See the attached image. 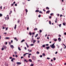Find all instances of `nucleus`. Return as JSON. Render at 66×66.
I'll return each instance as SVG.
<instances>
[{"mask_svg": "<svg viewBox=\"0 0 66 66\" xmlns=\"http://www.w3.org/2000/svg\"><path fill=\"white\" fill-rule=\"evenodd\" d=\"M3 15L2 14L0 13V17H2V16Z\"/></svg>", "mask_w": 66, "mask_h": 66, "instance_id": "obj_30", "label": "nucleus"}, {"mask_svg": "<svg viewBox=\"0 0 66 66\" xmlns=\"http://www.w3.org/2000/svg\"><path fill=\"white\" fill-rule=\"evenodd\" d=\"M50 13V11H49V10L48 11L46 12V13L47 14H49Z\"/></svg>", "mask_w": 66, "mask_h": 66, "instance_id": "obj_6", "label": "nucleus"}, {"mask_svg": "<svg viewBox=\"0 0 66 66\" xmlns=\"http://www.w3.org/2000/svg\"><path fill=\"white\" fill-rule=\"evenodd\" d=\"M37 54H39V52H38V51H37Z\"/></svg>", "mask_w": 66, "mask_h": 66, "instance_id": "obj_45", "label": "nucleus"}, {"mask_svg": "<svg viewBox=\"0 0 66 66\" xmlns=\"http://www.w3.org/2000/svg\"><path fill=\"white\" fill-rule=\"evenodd\" d=\"M6 28V30H7V29H8V27L7 28Z\"/></svg>", "mask_w": 66, "mask_h": 66, "instance_id": "obj_37", "label": "nucleus"}, {"mask_svg": "<svg viewBox=\"0 0 66 66\" xmlns=\"http://www.w3.org/2000/svg\"><path fill=\"white\" fill-rule=\"evenodd\" d=\"M6 34H7L6 32H5V33H4V34L6 35Z\"/></svg>", "mask_w": 66, "mask_h": 66, "instance_id": "obj_62", "label": "nucleus"}, {"mask_svg": "<svg viewBox=\"0 0 66 66\" xmlns=\"http://www.w3.org/2000/svg\"><path fill=\"white\" fill-rule=\"evenodd\" d=\"M27 48H29V46L28 45H27Z\"/></svg>", "mask_w": 66, "mask_h": 66, "instance_id": "obj_49", "label": "nucleus"}, {"mask_svg": "<svg viewBox=\"0 0 66 66\" xmlns=\"http://www.w3.org/2000/svg\"><path fill=\"white\" fill-rule=\"evenodd\" d=\"M29 62H32V61L31 60V59H29Z\"/></svg>", "mask_w": 66, "mask_h": 66, "instance_id": "obj_14", "label": "nucleus"}, {"mask_svg": "<svg viewBox=\"0 0 66 66\" xmlns=\"http://www.w3.org/2000/svg\"><path fill=\"white\" fill-rule=\"evenodd\" d=\"M59 37H61V35H59Z\"/></svg>", "mask_w": 66, "mask_h": 66, "instance_id": "obj_47", "label": "nucleus"}, {"mask_svg": "<svg viewBox=\"0 0 66 66\" xmlns=\"http://www.w3.org/2000/svg\"><path fill=\"white\" fill-rule=\"evenodd\" d=\"M56 46H57L58 48H59L60 47V46L58 45H57Z\"/></svg>", "mask_w": 66, "mask_h": 66, "instance_id": "obj_25", "label": "nucleus"}, {"mask_svg": "<svg viewBox=\"0 0 66 66\" xmlns=\"http://www.w3.org/2000/svg\"><path fill=\"white\" fill-rule=\"evenodd\" d=\"M40 57H43V55H40Z\"/></svg>", "mask_w": 66, "mask_h": 66, "instance_id": "obj_48", "label": "nucleus"}, {"mask_svg": "<svg viewBox=\"0 0 66 66\" xmlns=\"http://www.w3.org/2000/svg\"><path fill=\"white\" fill-rule=\"evenodd\" d=\"M24 62H27L26 60L25 59L24 60Z\"/></svg>", "mask_w": 66, "mask_h": 66, "instance_id": "obj_46", "label": "nucleus"}, {"mask_svg": "<svg viewBox=\"0 0 66 66\" xmlns=\"http://www.w3.org/2000/svg\"><path fill=\"white\" fill-rule=\"evenodd\" d=\"M10 47L12 49H13V48H14V46L12 45H10Z\"/></svg>", "mask_w": 66, "mask_h": 66, "instance_id": "obj_3", "label": "nucleus"}, {"mask_svg": "<svg viewBox=\"0 0 66 66\" xmlns=\"http://www.w3.org/2000/svg\"><path fill=\"white\" fill-rule=\"evenodd\" d=\"M25 11H26V14H27V12H28V10H27V9H26Z\"/></svg>", "mask_w": 66, "mask_h": 66, "instance_id": "obj_10", "label": "nucleus"}, {"mask_svg": "<svg viewBox=\"0 0 66 66\" xmlns=\"http://www.w3.org/2000/svg\"><path fill=\"white\" fill-rule=\"evenodd\" d=\"M37 43H39V41L38 40L37 42Z\"/></svg>", "mask_w": 66, "mask_h": 66, "instance_id": "obj_61", "label": "nucleus"}, {"mask_svg": "<svg viewBox=\"0 0 66 66\" xmlns=\"http://www.w3.org/2000/svg\"><path fill=\"white\" fill-rule=\"evenodd\" d=\"M53 15V13H51V16H52V15Z\"/></svg>", "mask_w": 66, "mask_h": 66, "instance_id": "obj_52", "label": "nucleus"}, {"mask_svg": "<svg viewBox=\"0 0 66 66\" xmlns=\"http://www.w3.org/2000/svg\"><path fill=\"white\" fill-rule=\"evenodd\" d=\"M38 34H36V36H35V37H36L37 36H38Z\"/></svg>", "mask_w": 66, "mask_h": 66, "instance_id": "obj_21", "label": "nucleus"}, {"mask_svg": "<svg viewBox=\"0 0 66 66\" xmlns=\"http://www.w3.org/2000/svg\"><path fill=\"white\" fill-rule=\"evenodd\" d=\"M56 21H57V18H56Z\"/></svg>", "mask_w": 66, "mask_h": 66, "instance_id": "obj_50", "label": "nucleus"}, {"mask_svg": "<svg viewBox=\"0 0 66 66\" xmlns=\"http://www.w3.org/2000/svg\"><path fill=\"white\" fill-rule=\"evenodd\" d=\"M30 66H34V64L31 63L30 65Z\"/></svg>", "mask_w": 66, "mask_h": 66, "instance_id": "obj_22", "label": "nucleus"}, {"mask_svg": "<svg viewBox=\"0 0 66 66\" xmlns=\"http://www.w3.org/2000/svg\"><path fill=\"white\" fill-rule=\"evenodd\" d=\"M64 35H66V32H65L64 34Z\"/></svg>", "mask_w": 66, "mask_h": 66, "instance_id": "obj_63", "label": "nucleus"}, {"mask_svg": "<svg viewBox=\"0 0 66 66\" xmlns=\"http://www.w3.org/2000/svg\"><path fill=\"white\" fill-rule=\"evenodd\" d=\"M16 64L18 65H20L21 64V63L20 62H16Z\"/></svg>", "mask_w": 66, "mask_h": 66, "instance_id": "obj_2", "label": "nucleus"}, {"mask_svg": "<svg viewBox=\"0 0 66 66\" xmlns=\"http://www.w3.org/2000/svg\"><path fill=\"white\" fill-rule=\"evenodd\" d=\"M5 28L4 27H3V29L4 30V29H5Z\"/></svg>", "mask_w": 66, "mask_h": 66, "instance_id": "obj_44", "label": "nucleus"}, {"mask_svg": "<svg viewBox=\"0 0 66 66\" xmlns=\"http://www.w3.org/2000/svg\"><path fill=\"white\" fill-rule=\"evenodd\" d=\"M14 5V4H11V6H13Z\"/></svg>", "mask_w": 66, "mask_h": 66, "instance_id": "obj_31", "label": "nucleus"}, {"mask_svg": "<svg viewBox=\"0 0 66 66\" xmlns=\"http://www.w3.org/2000/svg\"><path fill=\"white\" fill-rule=\"evenodd\" d=\"M16 26H17V25H16V24H15L14 28V29H16Z\"/></svg>", "mask_w": 66, "mask_h": 66, "instance_id": "obj_11", "label": "nucleus"}, {"mask_svg": "<svg viewBox=\"0 0 66 66\" xmlns=\"http://www.w3.org/2000/svg\"><path fill=\"white\" fill-rule=\"evenodd\" d=\"M39 32L40 33H42V30H40Z\"/></svg>", "mask_w": 66, "mask_h": 66, "instance_id": "obj_35", "label": "nucleus"}, {"mask_svg": "<svg viewBox=\"0 0 66 66\" xmlns=\"http://www.w3.org/2000/svg\"><path fill=\"white\" fill-rule=\"evenodd\" d=\"M6 27V25L5 24H4L3 27Z\"/></svg>", "mask_w": 66, "mask_h": 66, "instance_id": "obj_29", "label": "nucleus"}, {"mask_svg": "<svg viewBox=\"0 0 66 66\" xmlns=\"http://www.w3.org/2000/svg\"><path fill=\"white\" fill-rule=\"evenodd\" d=\"M24 49H25V50H27V47H25Z\"/></svg>", "mask_w": 66, "mask_h": 66, "instance_id": "obj_54", "label": "nucleus"}, {"mask_svg": "<svg viewBox=\"0 0 66 66\" xmlns=\"http://www.w3.org/2000/svg\"><path fill=\"white\" fill-rule=\"evenodd\" d=\"M3 48L4 49H6V47L5 46H4Z\"/></svg>", "mask_w": 66, "mask_h": 66, "instance_id": "obj_23", "label": "nucleus"}, {"mask_svg": "<svg viewBox=\"0 0 66 66\" xmlns=\"http://www.w3.org/2000/svg\"><path fill=\"white\" fill-rule=\"evenodd\" d=\"M28 51H29V52H32V50H31L30 51V50H29V49H28Z\"/></svg>", "mask_w": 66, "mask_h": 66, "instance_id": "obj_20", "label": "nucleus"}, {"mask_svg": "<svg viewBox=\"0 0 66 66\" xmlns=\"http://www.w3.org/2000/svg\"><path fill=\"white\" fill-rule=\"evenodd\" d=\"M2 50H4V48H2Z\"/></svg>", "mask_w": 66, "mask_h": 66, "instance_id": "obj_57", "label": "nucleus"}, {"mask_svg": "<svg viewBox=\"0 0 66 66\" xmlns=\"http://www.w3.org/2000/svg\"><path fill=\"white\" fill-rule=\"evenodd\" d=\"M49 23L50 24H51V21H49Z\"/></svg>", "mask_w": 66, "mask_h": 66, "instance_id": "obj_32", "label": "nucleus"}, {"mask_svg": "<svg viewBox=\"0 0 66 66\" xmlns=\"http://www.w3.org/2000/svg\"><path fill=\"white\" fill-rule=\"evenodd\" d=\"M28 55H29V56H30V55H31V54H28Z\"/></svg>", "mask_w": 66, "mask_h": 66, "instance_id": "obj_64", "label": "nucleus"}, {"mask_svg": "<svg viewBox=\"0 0 66 66\" xmlns=\"http://www.w3.org/2000/svg\"><path fill=\"white\" fill-rule=\"evenodd\" d=\"M46 46H49V44H47L46 45Z\"/></svg>", "mask_w": 66, "mask_h": 66, "instance_id": "obj_56", "label": "nucleus"}, {"mask_svg": "<svg viewBox=\"0 0 66 66\" xmlns=\"http://www.w3.org/2000/svg\"><path fill=\"white\" fill-rule=\"evenodd\" d=\"M9 44L10 45H11V42H9Z\"/></svg>", "mask_w": 66, "mask_h": 66, "instance_id": "obj_41", "label": "nucleus"}, {"mask_svg": "<svg viewBox=\"0 0 66 66\" xmlns=\"http://www.w3.org/2000/svg\"><path fill=\"white\" fill-rule=\"evenodd\" d=\"M56 60V58L55 57L54 58V61H55Z\"/></svg>", "mask_w": 66, "mask_h": 66, "instance_id": "obj_43", "label": "nucleus"}, {"mask_svg": "<svg viewBox=\"0 0 66 66\" xmlns=\"http://www.w3.org/2000/svg\"><path fill=\"white\" fill-rule=\"evenodd\" d=\"M63 26H65L66 25V23H63Z\"/></svg>", "mask_w": 66, "mask_h": 66, "instance_id": "obj_26", "label": "nucleus"}, {"mask_svg": "<svg viewBox=\"0 0 66 66\" xmlns=\"http://www.w3.org/2000/svg\"><path fill=\"white\" fill-rule=\"evenodd\" d=\"M14 39L15 40H16V41H17L18 40L17 39V38L16 37H15L14 38Z\"/></svg>", "mask_w": 66, "mask_h": 66, "instance_id": "obj_8", "label": "nucleus"}, {"mask_svg": "<svg viewBox=\"0 0 66 66\" xmlns=\"http://www.w3.org/2000/svg\"><path fill=\"white\" fill-rule=\"evenodd\" d=\"M9 59H12V57H10Z\"/></svg>", "mask_w": 66, "mask_h": 66, "instance_id": "obj_58", "label": "nucleus"}, {"mask_svg": "<svg viewBox=\"0 0 66 66\" xmlns=\"http://www.w3.org/2000/svg\"><path fill=\"white\" fill-rule=\"evenodd\" d=\"M50 59V58L49 57H47V60H49V59Z\"/></svg>", "mask_w": 66, "mask_h": 66, "instance_id": "obj_60", "label": "nucleus"}, {"mask_svg": "<svg viewBox=\"0 0 66 66\" xmlns=\"http://www.w3.org/2000/svg\"><path fill=\"white\" fill-rule=\"evenodd\" d=\"M5 39H10V38H9V37H7L5 38Z\"/></svg>", "mask_w": 66, "mask_h": 66, "instance_id": "obj_24", "label": "nucleus"}, {"mask_svg": "<svg viewBox=\"0 0 66 66\" xmlns=\"http://www.w3.org/2000/svg\"><path fill=\"white\" fill-rule=\"evenodd\" d=\"M15 6H17V4H15L14 5Z\"/></svg>", "mask_w": 66, "mask_h": 66, "instance_id": "obj_51", "label": "nucleus"}, {"mask_svg": "<svg viewBox=\"0 0 66 66\" xmlns=\"http://www.w3.org/2000/svg\"><path fill=\"white\" fill-rule=\"evenodd\" d=\"M37 30V28H36L34 29V31H36V30Z\"/></svg>", "mask_w": 66, "mask_h": 66, "instance_id": "obj_27", "label": "nucleus"}, {"mask_svg": "<svg viewBox=\"0 0 66 66\" xmlns=\"http://www.w3.org/2000/svg\"><path fill=\"white\" fill-rule=\"evenodd\" d=\"M18 49L20 51H21V49H20V47H18Z\"/></svg>", "mask_w": 66, "mask_h": 66, "instance_id": "obj_19", "label": "nucleus"}, {"mask_svg": "<svg viewBox=\"0 0 66 66\" xmlns=\"http://www.w3.org/2000/svg\"><path fill=\"white\" fill-rule=\"evenodd\" d=\"M63 46H65L64 48V49H65L66 47V45H65L64 44H63Z\"/></svg>", "mask_w": 66, "mask_h": 66, "instance_id": "obj_15", "label": "nucleus"}, {"mask_svg": "<svg viewBox=\"0 0 66 66\" xmlns=\"http://www.w3.org/2000/svg\"><path fill=\"white\" fill-rule=\"evenodd\" d=\"M24 41H25V40L24 39H23L21 41V43H23V42H24Z\"/></svg>", "mask_w": 66, "mask_h": 66, "instance_id": "obj_18", "label": "nucleus"}, {"mask_svg": "<svg viewBox=\"0 0 66 66\" xmlns=\"http://www.w3.org/2000/svg\"><path fill=\"white\" fill-rule=\"evenodd\" d=\"M55 43H54L52 45H50V46L52 49H54L55 48V46L54 45Z\"/></svg>", "mask_w": 66, "mask_h": 66, "instance_id": "obj_1", "label": "nucleus"}, {"mask_svg": "<svg viewBox=\"0 0 66 66\" xmlns=\"http://www.w3.org/2000/svg\"><path fill=\"white\" fill-rule=\"evenodd\" d=\"M58 40L59 41V42H60L61 41V39L60 38H59L58 39Z\"/></svg>", "mask_w": 66, "mask_h": 66, "instance_id": "obj_4", "label": "nucleus"}, {"mask_svg": "<svg viewBox=\"0 0 66 66\" xmlns=\"http://www.w3.org/2000/svg\"><path fill=\"white\" fill-rule=\"evenodd\" d=\"M45 46H46V45H43L42 47L43 48H45Z\"/></svg>", "mask_w": 66, "mask_h": 66, "instance_id": "obj_12", "label": "nucleus"}, {"mask_svg": "<svg viewBox=\"0 0 66 66\" xmlns=\"http://www.w3.org/2000/svg\"><path fill=\"white\" fill-rule=\"evenodd\" d=\"M54 41L55 42H56V41H57V39H54Z\"/></svg>", "mask_w": 66, "mask_h": 66, "instance_id": "obj_28", "label": "nucleus"}, {"mask_svg": "<svg viewBox=\"0 0 66 66\" xmlns=\"http://www.w3.org/2000/svg\"><path fill=\"white\" fill-rule=\"evenodd\" d=\"M39 10H37L35 12H39Z\"/></svg>", "mask_w": 66, "mask_h": 66, "instance_id": "obj_16", "label": "nucleus"}, {"mask_svg": "<svg viewBox=\"0 0 66 66\" xmlns=\"http://www.w3.org/2000/svg\"><path fill=\"white\" fill-rule=\"evenodd\" d=\"M39 13H41V14H42V13H43V12H42L41 11H40L39 12Z\"/></svg>", "mask_w": 66, "mask_h": 66, "instance_id": "obj_36", "label": "nucleus"}, {"mask_svg": "<svg viewBox=\"0 0 66 66\" xmlns=\"http://www.w3.org/2000/svg\"><path fill=\"white\" fill-rule=\"evenodd\" d=\"M35 42H36V40H33V44H35Z\"/></svg>", "mask_w": 66, "mask_h": 66, "instance_id": "obj_13", "label": "nucleus"}, {"mask_svg": "<svg viewBox=\"0 0 66 66\" xmlns=\"http://www.w3.org/2000/svg\"><path fill=\"white\" fill-rule=\"evenodd\" d=\"M29 35H30V36H31V35H32V33H31V32H30L29 33Z\"/></svg>", "mask_w": 66, "mask_h": 66, "instance_id": "obj_9", "label": "nucleus"}, {"mask_svg": "<svg viewBox=\"0 0 66 66\" xmlns=\"http://www.w3.org/2000/svg\"><path fill=\"white\" fill-rule=\"evenodd\" d=\"M19 22H20V20H18V23H19Z\"/></svg>", "mask_w": 66, "mask_h": 66, "instance_id": "obj_38", "label": "nucleus"}, {"mask_svg": "<svg viewBox=\"0 0 66 66\" xmlns=\"http://www.w3.org/2000/svg\"><path fill=\"white\" fill-rule=\"evenodd\" d=\"M41 16V15H39L38 16V17H40V16Z\"/></svg>", "mask_w": 66, "mask_h": 66, "instance_id": "obj_42", "label": "nucleus"}, {"mask_svg": "<svg viewBox=\"0 0 66 66\" xmlns=\"http://www.w3.org/2000/svg\"><path fill=\"white\" fill-rule=\"evenodd\" d=\"M42 55L43 56H45V54L44 53L42 54Z\"/></svg>", "mask_w": 66, "mask_h": 66, "instance_id": "obj_33", "label": "nucleus"}, {"mask_svg": "<svg viewBox=\"0 0 66 66\" xmlns=\"http://www.w3.org/2000/svg\"><path fill=\"white\" fill-rule=\"evenodd\" d=\"M57 16H59L60 15V14H57Z\"/></svg>", "mask_w": 66, "mask_h": 66, "instance_id": "obj_59", "label": "nucleus"}, {"mask_svg": "<svg viewBox=\"0 0 66 66\" xmlns=\"http://www.w3.org/2000/svg\"><path fill=\"white\" fill-rule=\"evenodd\" d=\"M46 10H49V8L48 7H47L46 8Z\"/></svg>", "mask_w": 66, "mask_h": 66, "instance_id": "obj_17", "label": "nucleus"}, {"mask_svg": "<svg viewBox=\"0 0 66 66\" xmlns=\"http://www.w3.org/2000/svg\"><path fill=\"white\" fill-rule=\"evenodd\" d=\"M46 48L47 50H48L50 48V47L48 46L46 47Z\"/></svg>", "mask_w": 66, "mask_h": 66, "instance_id": "obj_7", "label": "nucleus"}, {"mask_svg": "<svg viewBox=\"0 0 66 66\" xmlns=\"http://www.w3.org/2000/svg\"><path fill=\"white\" fill-rule=\"evenodd\" d=\"M15 54V55H16V54H17V52H14Z\"/></svg>", "mask_w": 66, "mask_h": 66, "instance_id": "obj_40", "label": "nucleus"}, {"mask_svg": "<svg viewBox=\"0 0 66 66\" xmlns=\"http://www.w3.org/2000/svg\"><path fill=\"white\" fill-rule=\"evenodd\" d=\"M15 57H18V55H15Z\"/></svg>", "mask_w": 66, "mask_h": 66, "instance_id": "obj_55", "label": "nucleus"}, {"mask_svg": "<svg viewBox=\"0 0 66 66\" xmlns=\"http://www.w3.org/2000/svg\"><path fill=\"white\" fill-rule=\"evenodd\" d=\"M62 24H60L59 25V26L60 27H61V26Z\"/></svg>", "mask_w": 66, "mask_h": 66, "instance_id": "obj_34", "label": "nucleus"}, {"mask_svg": "<svg viewBox=\"0 0 66 66\" xmlns=\"http://www.w3.org/2000/svg\"><path fill=\"white\" fill-rule=\"evenodd\" d=\"M30 46H34V45L33 44H32L30 45Z\"/></svg>", "mask_w": 66, "mask_h": 66, "instance_id": "obj_39", "label": "nucleus"}, {"mask_svg": "<svg viewBox=\"0 0 66 66\" xmlns=\"http://www.w3.org/2000/svg\"><path fill=\"white\" fill-rule=\"evenodd\" d=\"M14 60H15V59L14 58H12L11 60V62H13L14 61Z\"/></svg>", "mask_w": 66, "mask_h": 66, "instance_id": "obj_5", "label": "nucleus"}, {"mask_svg": "<svg viewBox=\"0 0 66 66\" xmlns=\"http://www.w3.org/2000/svg\"><path fill=\"white\" fill-rule=\"evenodd\" d=\"M7 42H5V44L6 45H7Z\"/></svg>", "mask_w": 66, "mask_h": 66, "instance_id": "obj_53", "label": "nucleus"}]
</instances>
